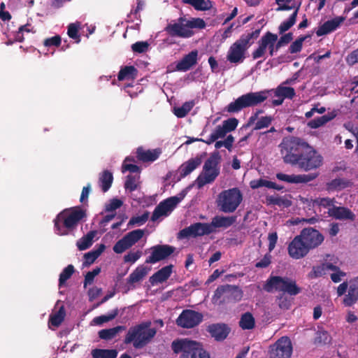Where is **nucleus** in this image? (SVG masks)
Segmentation results:
<instances>
[{
	"instance_id": "7",
	"label": "nucleus",
	"mask_w": 358,
	"mask_h": 358,
	"mask_svg": "<svg viewBox=\"0 0 358 358\" xmlns=\"http://www.w3.org/2000/svg\"><path fill=\"white\" fill-rule=\"evenodd\" d=\"M174 353H182L180 358H210L209 354L201 345L187 338L176 339L171 343Z\"/></svg>"
},
{
	"instance_id": "60",
	"label": "nucleus",
	"mask_w": 358,
	"mask_h": 358,
	"mask_svg": "<svg viewBox=\"0 0 358 358\" xmlns=\"http://www.w3.org/2000/svg\"><path fill=\"white\" fill-rule=\"evenodd\" d=\"M326 274L323 264L313 266L312 271L308 273V278L310 279L317 278Z\"/></svg>"
},
{
	"instance_id": "24",
	"label": "nucleus",
	"mask_w": 358,
	"mask_h": 358,
	"mask_svg": "<svg viewBox=\"0 0 358 358\" xmlns=\"http://www.w3.org/2000/svg\"><path fill=\"white\" fill-rule=\"evenodd\" d=\"M197 60L198 51L194 50L187 55H185L182 59L177 63L176 69L178 71H187L196 64Z\"/></svg>"
},
{
	"instance_id": "12",
	"label": "nucleus",
	"mask_w": 358,
	"mask_h": 358,
	"mask_svg": "<svg viewBox=\"0 0 358 358\" xmlns=\"http://www.w3.org/2000/svg\"><path fill=\"white\" fill-rule=\"evenodd\" d=\"M180 196H175L169 197L161 201L155 208L151 220L152 222L157 221L162 216H166L171 213L177 205L183 199L185 193L181 192Z\"/></svg>"
},
{
	"instance_id": "35",
	"label": "nucleus",
	"mask_w": 358,
	"mask_h": 358,
	"mask_svg": "<svg viewBox=\"0 0 358 358\" xmlns=\"http://www.w3.org/2000/svg\"><path fill=\"white\" fill-rule=\"evenodd\" d=\"M105 248L106 246L104 244H100L96 249L85 253L84 255L85 261L83 262V265L85 266H88L93 264L95 262V260L104 251Z\"/></svg>"
},
{
	"instance_id": "63",
	"label": "nucleus",
	"mask_w": 358,
	"mask_h": 358,
	"mask_svg": "<svg viewBox=\"0 0 358 358\" xmlns=\"http://www.w3.org/2000/svg\"><path fill=\"white\" fill-rule=\"evenodd\" d=\"M62 38L59 35H55V36L48 38L45 39L43 45L45 47L55 46L59 47L61 45Z\"/></svg>"
},
{
	"instance_id": "42",
	"label": "nucleus",
	"mask_w": 358,
	"mask_h": 358,
	"mask_svg": "<svg viewBox=\"0 0 358 358\" xmlns=\"http://www.w3.org/2000/svg\"><path fill=\"white\" fill-rule=\"evenodd\" d=\"M238 324L243 330H251L255 327V320L253 315H241Z\"/></svg>"
},
{
	"instance_id": "14",
	"label": "nucleus",
	"mask_w": 358,
	"mask_h": 358,
	"mask_svg": "<svg viewBox=\"0 0 358 358\" xmlns=\"http://www.w3.org/2000/svg\"><path fill=\"white\" fill-rule=\"evenodd\" d=\"M186 19L180 17L178 19L177 22L169 24L164 29L166 33L172 36H178L180 38H187L194 35V31L189 29L185 25Z\"/></svg>"
},
{
	"instance_id": "22",
	"label": "nucleus",
	"mask_w": 358,
	"mask_h": 358,
	"mask_svg": "<svg viewBox=\"0 0 358 358\" xmlns=\"http://www.w3.org/2000/svg\"><path fill=\"white\" fill-rule=\"evenodd\" d=\"M345 20V18L344 17L339 16L326 21L323 24L317 28L315 32L316 35L317 36H322L335 31Z\"/></svg>"
},
{
	"instance_id": "49",
	"label": "nucleus",
	"mask_w": 358,
	"mask_h": 358,
	"mask_svg": "<svg viewBox=\"0 0 358 358\" xmlns=\"http://www.w3.org/2000/svg\"><path fill=\"white\" fill-rule=\"evenodd\" d=\"M335 199H330L328 197L326 198H317L313 201V206H322L324 208H332L334 206Z\"/></svg>"
},
{
	"instance_id": "46",
	"label": "nucleus",
	"mask_w": 358,
	"mask_h": 358,
	"mask_svg": "<svg viewBox=\"0 0 358 358\" xmlns=\"http://www.w3.org/2000/svg\"><path fill=\"white\" fill-rule=\"evenodd\" d=\"M331 338L326 331H318L314 339V343L318 345H323L330 343Z\"/></svg>"
},
{
	"instance_id": "36",
	"label": "nucleus",
	"mask_w": 358,
	"mask_h": 358,
	"mask_svg": "<svg viewBox=\"0 0 358 358\" xmlns=\"http://www.w3.org/2000/svg\"><path fill=\"white\" fill-rule=\"evenodd\" d=\"M148 268L143 266H138L127 278L128 284H134L141 281L148 273Z\"/></svg>"
},
{
	"instance_id": "32",
	"label": "nucleus",
	"mask_w": 358,
	"mask_h": 358,
	"mask_svg": "<svg viewBox=\"0 0 358 358\" xmlns=\"http://www.w3.org/2000/svg\"><path fill=\"white\" fill-rule=\"evenodd\" d=\"M267 205H275L279 207L288 208L292 206V201L287 196L272 195L266 196Z\"/></svg>"
},
{
	"instance_id": "62",
	"label": "nucleus",
	"mask_w": 358,
	"mask_h": 358,
	"mask_svg": "<svg viewBox=\"0 0 358 358\" xmlns=\"http://www.w3.org/2000/svg\"><path fill=\"white\" fill-rule=\"evenodd\" d=\"M345 187V182L340 178L334 179L327 184V187L329 190L341 189Z\"/></svg>"
},
{
	"instance_id": "29",
	"label": "nucleus",
	"mask_w": 358,
	"mask_h": 358,
	"mask_svg": "<svg viewBox=\"0 0 358 358\" xmlns=\"http://www.w3.org/2000/svg\"><path fill=\"white\" fill-rule=\"evenodd\" d=\"M236 221V216H215L213 218L211 223H209V224L211 226V229L213 232L215 228H228L234 224Z\"/></svg>"
},
{
	"instance_id": "6",
	"label": "nucleus",
	"mask_w": 358,
	"mask_h": 358,
	"mask_svg": "<svg viewBox=\"0 0 358 358\" xmlns=\"http://www.w3.org/2000/svg\"><path fill=\"white\" fill-rule=\"evenodd\" d=\"M269 94L270 91L263 90L243 94L228 104L225 110L230 113H236L245 108L257 106L266 100Z\"/></svg>"
},
{
	"instance_id": "53",
	"label": "nucleus",
	"mask_w": 358,
	"mask_h": 358,
	"mask_svg": "<svg viewBox=\"0 0 358 358\" xmlns=\"http://www.w3.org/2000/svg\"><path fill=\"white\" fill-rule=\"evenodd\" d=\"M238 124V120L235 117H231L223 121L222 125L221 126L227 134L235 130Z\"/></svg>"
},
{
	"instance_id": "28",
	"label": "nucleus",
	"mask_w": 358,
	"mask_h": 358,
	"mask_svg": "<svg viewBox=\"0 0 358 358\" xmlns=\"http://www.w3.org/2000/svg\"><path fill=\"white\" fill-rule=\"evenodd\" d=\"M202 162L201 156H196V157L191 158L180 167V176L184 178L190 174L194 170L201 165Z\"/></svg>"
},
{
	"instance_id": "51",
	"label": "nucleus",
	"mask_w": 358,
	"mask_h": 358,
	"mask_svg": "<svg viewBox=\"0 0 358 358\" xmlns=\"http://www.w3.org/2000/svg\"><path fill=\"white\" fill-rule=\"evenodd\" d=\"M131 247V246L127 242L126 238L123 237L122 238L116 242V243L114 245L113 248V250L115 253L121 254Z\"/></svg>"
},
{
	"instance_id": "64",
	"label": "nucleus",
	"mask_w": 358,
	"mask_h": 358,
	"mask_svg": "<svg viewBox=\"0 0 358 358\" xmlns=\"http://www.w3.org/2000/svg\"><path fill=\"white\" fill-rule=\"evenodd\" d=\"M117 315H101L93 319L92 323L96 325H101L104 322L113 320Z\"/></svg>"
},
{
	"instance_id": "44",
	"label": "nucleus",
	"mask_w": 358,
	"mask_h": 358,
	"mask_svg": "<svg viewBox=\"0 0 358 358\" xmlns=\"http://www.w3.org/2000/svg\"><path fill=\"white\" fill-rule=\"evenodd\" d=\"M74 272L75 268L72 264H69L65 267L59 275V287H61L64 285L66 282L71 278Z\"/></svg>"
},
{
	"instance_id": "33",
	"label": "nucleus",
	"mask_w": 358,
	"mask_h": 358,
	"mask_svg": "<svg viewBox=\"0 0 358 358\" xmlns=\"http://www.w3.org/2000/svg\"><path fill=\"white\" fill-rule=\"evenodd\" d=\"M96 234V231H90L86 235L80 238L76 243V245L78 250L82 251L90 248L92 246L93 243V239Z\"/></svg>"
},
{
	"instance_id": "61",
	"label": "nucleus",
	"mask_w": 358,
	"mask_h": 358,
	"mask_svg": "<svg viewBox=\"0 0 358 358\" xmlns=\"http://www.w3.org/2000/svg\"><path fill=\"white\" fill-rule=\"evenodd\" d=\"M79 25L71 23L68 27V36L73 39L77 40V42L80 41V35L78 34Z\"/></svg>"
},
{
	"instance_id": "25",
	"label": "nucleus",
	"mask_w": 358,
	"mask_h": 358,
	"mask_svg": "<svg viewBox=\"0 0 358 358\" xmlns=\"http://www.w3.org/2000/svg\"><path fill=\"white\" fill-rule=\"evenodd\" d=\"M328 213L330 216L340 220H355L356 215L348 208L333 206L329 208Z\"/></svg>"
},
{
	"instance_id": "50",
	"label": "nucleus",
	"mask_w": 358,
	"mask_h": 358,
	"mask_svg": "<svg viewBox=\"0 0 358 358\" xmlns=\"http://www.w3.org/2000/svg\"><path fill=\"white\" fill-rule=\"evenodd\" d=\"M149 217V212L145 211L140 216L132 217L128 222V227L138 225L141 226L145 223Z\"/></svg>"
},
{
	"instance_id": "45",
	"label": "nucleus",
	"mask_w": 358,
	"mask_h": 358,
	"mask_svg": "<svg viewBox=\"0 0 358 358\" xmlns=\"http://www.w3.org/2000/svg\"><path fill=\"white\" fill-rule=\"evenodd\" d=\"M226 132L223 129L221 125H217L213 133L210 135V136L206 139L205 143L207 145H210L215 141H216L218 138H224L226 136Z\"/></svg>"
},
{
	"instance_id": "57",
	"label": "nucleus",
	"mask_w": 358,
	"mask_h": 358,
	"mask_svg": "<svg viewBox=\"0 0 358 358\" xmlns=\"http://www.w3.org/2000/svg\"><path fill=\"white\" fill-rule=\"evenodd\" d=\"M273 119L271 116H264L258 120L256 122L254 129L259 130L268 127L272 122Z\"/></svg>"
},
{
	"instance_id": "23",
	"label": "nucleus",
	"mask_w": 358,
	"mask_h": 358,
	"mask_svg": "<svg viewBox=\"0 0 358 358\" xmlns=\"http://www.w3.org/2000/svg\"><path fill=\"white\" fill-rule=\"evenodd\" d=\"M203 315H179L176 319L178 326L190 329L197 326L203 320Z\"/></svg>"
},
{
	"instance_id": "9",
	"label": "nucleus",
	"mask_w": 358,
	"mask_h": 358,
	"mask_svg": "<svg viewBox=\"0 0 358 358\" xmlns=\"http://www.w3.org/2000/svg\"><path fill=\"white\" fill-rule=\"evenodd\" d=\"M243 194L238 187L222 191L216 199L218 209L224 213H231L236 210L243 201Z\"/></svg>"
},
{
	"instance_id": "34",
	"label": "nucleus",
	"mask_w": 358,
	"mask_h": 358,
	"mask_svg": "<svg viewBox=\"0 0 358 358\" xmlns=\"http://www.w3.org/2000/svg\"><path fill=\"white\" fill-rule=\"evenodd\" d=\"M336 116V114L334 111L328 113L327 114L324 115L321 117H318L317 118L311 120L310 121L308 122V126L311 129L319 128L320 127L323 126L329 121L332 120Z\"/></svg>"
},
{
	"instance_id": "21",
	"label": "nucleus",
	"mask_w": 358,
	"mask_h": 358,
	"mask_svg": "<svg viewBox=\"0 0 358 358\" xmlns=\"http://www.w3.org/2000/svg\"><path fill=\"white\" fill-rule=\"evenodd\" d=\"M278 40L277 34L267 31L259 41L258 48L253 51L252 56L254 59H257L263 57L266 52V48L268 47L269 43H275Z\"/></svg>"
},
{
	"instance_id": "13",
	"label": "nucleus",
	"mask_w": 358,
	"mask_h": 358,
	"mask_svg": "<svg viewBox=\"0 0 358 358\" xmlns=\"http://www.w3.org/2000/svg\"><path fill=\"white\" fill-rule=\"evenodd\" d=\"M213 233L209 223L196 222L180 230L178 234V239L196 238Z\"/></svg>"
},
{
	"instance_id": "8",
	"label": "nucleus",
	"mask_w": 358,
	"mask_h": 358,
	"mask_svg": "<svg viewBox=\"0 0 358 358\" xmlns=\"http://www.w3.org/2000/svg\"><path fill=\"white\" fill-rule=\"evenodd\" d=\"M221 156L218 152H214L204 162L203 170L196 178V185L199 188L207 184L213 182L220 175V163Z\"/></svg>"
},
{
	"instance_id": "17",
	"label": "nucleus",
	"mask_w": 358,
	"mask_h": 358,
	"mask_svg": "<svg viewBox=\"0 0 358 358\" xmlns=\"http://www.w3.org/2000/svg\"><path fill=\"white\" fill-rule=\"evenodd\" d=\"M299 235L310 250L317 248L324 241L323 235L313 227L303 229Z\"/></svg>"
},
{
	"instance_id": "11",
	"label": "nucleus",
	"mask_w": 358,
	"mask_h": 358,
	"mask_svg": "<svg viewBox=\"0 0 358 358\" xmlns=\"http://www.w3.org/2000/svg\"><path fill=\"white\" fill-rule=\"evenodd\" d=\"M242 297L243 292L238 286L226 284L217 287L212 299L214 303H224L238 301Z\"/></svg>"
},
{
	"instance_id": "41",
	"label": "nucleus",
	"mask_w": 358,
	"mask_h": 358,
	"mask_svg": "<svg viewBox=\"0 0 358 358\" xmlns=\"http://www.w3.org/2000/svg\"><path fill=\"white\" fill-rule=\"evenodd\" d=\"M140 175H128L127 176L126 181L124 182V188L126 190H129L132 192L138 189L140 184Z\"/></svg>"
},
{
	"instance_id": "37",
	"label": "nucleus",
	"mask_w": 358,
	"mask_h": 358,
	"mask_svg": "<svg viewBox=\"0 0 358 358\" xmlns=\"http://www.w3.org/2000/svg\"><path fill=\"white\" fill-rule=\"evenodd\" d=\"M124 326H117L110 329H101L99 331V336L103 340H110L113 338L120 331L124 330Z\"/></svg>"
},
{
	"instance_id": "58",
	"label": "nucleus",
	"mask_w": 358,
	"mask_h": 358,
	"mask_svg": "<svg viewBox=\"0 0 358 358\" xmlns=\"http://www.w3.org/2000/svg\"><path fill=\"white\" fill-rule=\"evenodd\" d=\"M149 47V43L147 41H138L132 44L131 50L134 52L144 53Z\"/></svg>"
},
{
	"instance_id": "20",
	"label": "nucleus",
	"mask_w": 358,
	"mask_h": 358,
	"mask_svg": "<svg viewBox=\"0 0 358 358\" xmlns=\"http://www.w3.org/2000/svg\"><path fill=\"white\" fill-rule=\"evenodd\" d=\"M270 94L271 93L273 94L274 96L277 97V99H273L272 101V104L274 106H278L282 105L285 99H293L296 92L293 87H285L282 85H280L275 89L270 90Z\"/></svg>"
},
{
	"instance_id": "30",
	"label": "nucleus",
	"mask_w": 358,
	"mask_h": 358,
	"mask_svg": "<svg viewBox=\"0 0 358 358\" xmlns=\"http://www.w3.org/2000/svg\"><path fill=\"white\" fill-rule=\"evenodd\" d=\"M138 76V70L134 66H124L122 67L117 74V80H134Z\"/></svg>"
},
{
	"instance_id": "39",
	"label": "nucleus",
	"mask_w": 358,
	"mask_h": 358,
	"mask_svg": "<svg viewBox=\"0 0 358 358\" xmlns=\"http://www.w3.org/2000/svg\"><path fill=\"white\" fill-rule=\"evenodd\" d=\"M92 356L93 358H116L117 351L114 349H94L92 350Z\"/></svg>"
},
{
	"instance_id": "27",
	"label": "nucleus",
	"mask_w": 358,
	"mask_h": 358,
	"mask_svg": "<svg viewBox=\"0 0 358 358\" xmlns=\"http://www.w3.org/2000/svg\"><path fill=\"white\" fill-rule=\"evenodd\" d=\"M161 153L160 148L145 150L142 147H139L136 150V157L143 162H152L159 158Z\"/></svg>"
},
{
	"instance_id": "19",
	"label": "nucleus",
	"mask_w": 358,
	"mask_h": 358,
	"mask_svg": "<svg viewBox=\"0 0 358 358\" xmlns=\"http://www.w3.org/2000/svg\"><path fill=\"white\" fill-rule=\"evenodd\" d=\"M206 331L217 342L224 341L231 333V327L225 323H214L206 327Z\"/></svg>"
},
{
	"instance_id": "40",
	"label": "nucleus",
	"mask_w": 358,
	"mask_h": 358,
	"mask_svg": "<svg viewBox=\"0 0 358 358\" xmlns=\"http://www.w3.org/2000/svg\"><path fill=\"white\" fill-rule=\"evenodd\" d=\"M182 1L191 5L196 10H207L212 7L210 0H182Z\"/></svg>"
},
{
	"instance_id": "1",
	"label": "nucleus",
	"mask_w": 358,
	"mask_h": 358,
	"mask_svg": "<svg viewBox=\"0 0 358 358\" xmlns=\"http://www.w3.org/2000/svg\"><path fill=\"white\" fill-rule=\"evenodd\" d=\"M262 289L268 292L282 293L277 297L276 301L280 309L287 310L292 306L293 300L290 296H295L302 292L296 281L287 276L271 275L263 285Z\"/></svg>"
},
{
	"instance_id": "26",
	"label": "nucleus",
	"mask_w": 358,
	"mask_h": 358,
	"mask_svg": "<svg viewBox=\"0 0 358 358\" xmlns=\"http://www.w3.org/2000/svg\"><path fill=\"white\" fill-rule=\"evenodd\" d=\"M173 266L172 264L162 267L155 272L149 278L150 283L154 286L158 283H162L167 280L171 276L173 271Z\"/></svg>"
},
{
	"instance_id": "31",
	"label": "nucleus",
	"mask_w": 358,
	"mask_h": 358,
	"mask_svg": "<svg viewBox=\"0 0 358 358\" xmlns=\"http://www.w3.org/2000/svg\"><path fill=\"white\" fill-rule=\"evenodd\" d=\"M113 181V173L108 170H104L99 174V186L103 193L108 192Z\"/></svg>"
},
{
	"instance_id": "54",
	"label": "nucleus",
	"mask_w": 358,
	"mask_h": 358,
	"mask_svg": "<svg viewBox=\"0 0 358 358\" xmlns=\"http://www.w3.org/2000/svg\"><path fill=\"white\" fill-rule=\"evenodd\" d=\"M293 34L289 32L282 35L275 43V50H278L281 47L289 43L293 40Z\"/></svg>"
},
{
	"instance_id": "48",
	"label": "nucleus",
	"mask_w": 358,
	"mask_h": 358,
	"mask_svg": "<svg viewBox=\"0 0 358 358\" xmlns=\"http://www.w3.org/2000/svg\"><path fill=\"white\" fill-rule=\"evenodd\" d=\"M66 315H50L48 327L51 329L59 327L64 322Z\"/></svg>"
},
{
	"instance_id": "15",
	"label": "nucleus",
	"mask_w": 358,
	"mask_h": 358,
	"mask_svg": "<svg viewBox=\"0 0 358 358\" xmlns=\"http://www.w3.org/2000/svg\"><path fill=\"white\" fill-rule=\"evenodd\" d=\"M151 255L146 259L145 263L155 264L170 257L176 248L170 245H156L150 248Z\"/></svg>"
},
{
	"instance_id": "3",
	"label": "nucleus",
	"mask_w": 358,
	"mask_h": 358,
	"mask_svg": "<svg viewBox=\"0 0 358 358\" xmlns=\"http://www.w3.org/2000/svg\"><path fill=\"white\" fill-rule=\"evenodd\" d=\"M151 322L147 321L131 327L128 330L124 343H132L136 349L145 347L153 338L157 333L155 328H151Z\"/></svg>"
},
{
	"instance_id": "52",
	"label": "nucleus",
	"mask_w": 358,
	"mask_h": 358,
	"mask_svg": "<svg viewBox=\"0 0 358 358\" xmlns=\"http://www.w3.org/2000/svg\"><path fill=\"white\" fill-rule=\"evenodd\" d=\"M186 27H188L189 29L197 28V29H203L206 27V22L201 18H192L191 20L186 19Z\"/></svg>"
},
{
	"instance_id": "56",
	"label": "nucleus",
	"mask_w": 358,
	"mask_h": 358,
	"mask_svg": "<svg viewBox=\"0 0 358 358\" xmlns=\"http://www.w3.org/2000/svg\"><path fill=\"white\" fill-rule=\"evenodd\" d=\"M318 173H311L309 174L296 175L295 183H306L310 182L317 178Z\"/></svg>"
},
{
	"instance_id": "5",
	"label": "nucleus",
	"mask_w": 358,
	"mask_h": 358,
	"mask_svg": "<svg viewBox=\"0 0 358 358\" xmlns=\"http://www.w3.org/2000/svg\"><path fill=\"white\" fill-rule=\"evenodd\" d=\"M260 33V29H256L251 33L243 34L231 45L227 55V60L232 64L242 63L245 59V54L252 42L251 40L257 38Z\"/></svg>"
},
{
	"instance_id": "38",
	"label": "nucleus",
	"mask_w": 358,
	"mask_h": 358,
	"mask_svg": "<svg viewBox=\"0 0 358 358\" xmlns=\"http://www.w3.org/2000/svg\"><path fill=\"white\" fill-rule=\"evenodd\" d=\"M299 6L300 5L296 7L295 10L289 16L287 20L282 22L280 24L278 27L280 34H282L283 33L289 30L295 24L296 21V17L299 9Z\"/></svg>"
},
{
	"instance_id": "43",
	"label": "nucleus",
	"mask_w": 358,
	"mask_h": 358,
	"mask_svg": "<svg viewBox=\"0 0 358 358\" xmlns=\"http://www.w3.org/2000/svg\"><path fill=\"white\" fill-rule=\"evenodd\" d=\"M145 231L143 229H135L127 233L124 237L131 246L134 245L144 236Z\"/></svg>"
},
{
	"instance_id": "10",
	"label": "nucleus",
	"mask_w": 358,
	"mask_h": 358,
	"mask_svg": "<svg viewBox=\"0 0 358 358\" xmlns=\"http://www.w3.org/2000/svg\"><path fill=\"white\" fill-rule=\"evenodd\" d=\"M322 163V156L308 144L294 166H297L303 171H309L320 168Z\"/></svg>"
},
{
	"instance_id": "4",
	"label": "nucleus",
	"mask_w": 358,
	"mask_h": 358,
	"mask_svg": "<svg viewBox=\"0 0 358 358\" xmlns=\"http://www.w3.org/2000/svg\"><path fill=\"white\" fill-rule=\"evenodd\" d=\"M308 145V143L301 138L293 136L284 137L279 145L283 162L294 166Z\"/></svg>"
},
{
	"instance_id": "47",
	"label": "nucleus",
	"mask_w": 358,
	"mask_h": 358,
	"mask_svg": "<svg viewBox=\"0 0 358 358\" xmlns=\"http://www.w3.org/2000/svg\"><path fill=\"white\" fill-rule=\"evenodd\" d=\"M310 36V35L299 36L290 45L289 48V52L292 54L299 52L302 49L303 41H306Z\"/></svg>"
},
{
	"instance_id": "59",
	"label": "nucleus",
	"mask_w": 358,
	"mask_h": 358,
	"mask_svg": "<svg viewBox=\"0 0 358 358\" xmlns=\"http://www.w3.org/2000/svg\"><path fill=\"white\" fill-rule=\"evenodd\" d=\"M123 204V202L119 199H112L109 201V203L106 204L105 210L106 212H112L117 208H120Z\"/></svg>"
},
{
	"instance_id": "2",
	"label": "nucleus",
	"mask_w": 358,
	"mask_h": 358,
	"mask_svg": "<svg viewBox=\"0 0 358 358\" xmlns=\"http://www.w3.org/2000/svg\"><path fill=\"white\" fill-rule=\"evenodd\" d=\"M85 216V211L79 207L65 208L53 220L55 234L58 236L68 235Z\"/></svg>"
},
{
	"instance_id": "55",
	"label": "nucleus",
	"mask_w": 358,
	"mask_h": 358,
	"mask_svg": "<svg viewBox=\"0 0 358 358\" xmlns=\"http://www.w3.org/2000/svg\"><path fill=\"white\" fill-rule=\"evenodd\" d=\"M101 273V268L96 267L92 271H89L85 275L84 287L93 283L94 278Z\"/></svg>"
},
{
	"instance_id": "18",
	"label": "nucleus",
	"mask_w": 358,
	"mask_h": 358,
	"mask_svg": "<svg viewBox=\"0 0 358 358\" xmlns=\"http://www.w3.org/2000/svg\"><path fill=\"white\" fill-rule=\"evenodd\" d=\"M287 250L289 255L294 259H302L310 252L300 235L296 236L289 243Z\"/></svg>"
},
{
	"instance_id": "16",
	"label": "nucleus",
	"mask_w": 358,
	"mask_h": 358,
	"mask_svg": "<svg viewBox=\"0 0 358 358\" xmlns=\"http://www.w3.org/2000/svg\"><path fill=\"white\" fill-rule=\"evenodd\" d=\"M292 350V344L289 338L282 336L273 345L271 354L276 358H290Z\"/></svg>"
}]
</instances>
